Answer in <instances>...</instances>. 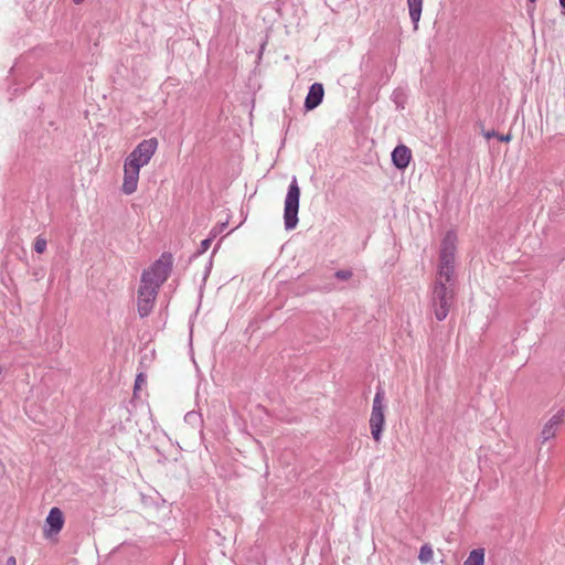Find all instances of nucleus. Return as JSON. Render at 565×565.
<instances>
[{
	"label": "nucleus",
	"instance_id": "obj_1",
	"mask_svg": "<svg viewBox=\"0 0 565 565\" xmlns=\"http://www.w3.org/2000/svg\"><path fill=\"white\" fill-rule=\"evenodd\" d=\"M456 250V235L447 232L439 254V267L431 294V307L438 321H443L455 300L454 262Z\"/></svg>",
	"mask_w": 565,
	"mask_h": 565
},
{
	"label": "nucleus",
	"instance_id": "obj_2",
	"mask_svg": "<svg viewBox=\"0 0 565 565\" xmlns=\"http://www.w3.org/2000/svg\"><path fill=\"white\" fill-rule=\"evenodd\" d=\"M171 255L163 254L150 268L143 270L138 289V313L146 318L152 311L158 291L171 271Z\"/></svg>",
	"mask_w": 565,
	"mask_h": 565
},
{
	"label": "nucleus",
	"instance_id": "obj_3",
	"mask_svg": "<svg viewBox=\"0 0 565 565\" xmlns=\"http://www.w3.org/2000/svg\"><path fill=\"white\" fill-rule=\"evenodd\" d=\"M157 148V138L145 139L126 158L122 182V192L125 194H132L137 190L140 169L150 162Z\"/></svg>",
	"mask_w": 565,
	"mask_h": 565
},
{
	"label": "nucleus",
	"instance_id": "obj_4",
	"mask_svg": "<svg viewBox=\"0 0 565 565\" xmlns=\"http://www.w3.org/2000/svg\"><path fill=\"white\" fill-rule=\"evenodd\" d=\"M299 199L300 188L298 185L297 178L292 177L285 198L284 206V223L287 231L296 228L298 224Z\"/></svg>",
	"mask_w": 565,
	"mask_h": 565
},
{
	"label": "nucleus",
	"instance_id": "obj_5",
	"mask_svg": "<svg viewBox=\"0 0 565 565\" xmlns=\"http://www.w3.org/2000/svg\"><path fill=\"white\" fill-rule=\"evenodd\" d=\"M385 392L382 387H377L370 417V428L373 439L380 443L382 439L383 427L385 424Z\"/></svg>",
	"mask_w": 565,
	"mask_h": 565
},
{
	"label": "nucleus",
	"instance_id": "obj_6",
	"mask_svg": "<svg viewBox=\"0 0 565 565\" xmlns=\"http://www.w3.org/2000/svg\"><path fill=\"white\" fill-rule=\"evenodd\" d=\"M565 411H559L553 415L550 420L544 425L541 431V444L546 443L556 435L558 427L564 420Z\"/></svg>",
	"mask_w": 565,
	"mask_h": 565
},
{
	"label": "nucleus",
	"instance_id": "obj_7",
	"mask_svg": "<svg viewBox=\"0 0 565 565\" xmlns=\"http://www.w3.org/2000/svg\"><path fill=\"white\" fill-rule=\"evenodd\" d=\"M324 89L322 84L315 83L309 87L308 95L305 100V107L307 110L317 108L323 99Z\"/></svg>",
	"mask_w": 565,
	"mask_h": 565
},
{
	"label": "nucleus",
	"instance_id": "obj_8",
	"mask_svg": "<svg viewBox=\"0 0 565 565\" xmlns=\"http://www.w3.org/2000/svg\"><path fill=\"white\" fill-rule=\"evenodd\" d=\"M411 158L412 152L404 145H398L392 152L393 164L399 170L405 169L409 164Z\"/></svg>",
	"mask_w": 565,
	"mask_h": 565
},
{
	"label": "nucleus",
	"instance_id": "obj_9",
	"mask_svg": "<svg viewBox=\"0 0 565 565\" xmlns=\"http://www.w3.org/2000/svg\"><path fill=\"white\" fill-rule=\"evenodd\" d=\"M46 523L50 526L47 535L58 533L64 524L62 511L58 508H52L46 518Z\"/></svg>",
	"mask_w": 565,
	"mask_h": 565
},
{
	"label": "nucleus",
	"instance_id": "obj_10",
	"mask_svg": "<svg viewBox=\"0 0 565 565\" xmlns=\"http://www.w3.org/2000/svg\"><path fill=\"white\" fill-rule=\"evenodd\" d=\"M407 7L414 30H417L423 10V0H407Z\"/></svg>",
	"mask_w": 565,
	"mask_h": 565
},
{
	"label": "nucleus",
	"instance_id": "obj_11",
	"mask_svg": "<svg viewBox=\"0 0 565 565\" xmlns=\"http://www.w3.org/2000/svg\"><path fill=\"white\" fill-rule=\"evenodd\" d=\"M463 565H484V550L483 548H475L472 550L467 559L463 562Z\"/></svg>",
	"mask_w": 565,
	"mask_h": 565
},
{
	"label": "nucleus",
	"instance_id": "obj_12",
	"mask_svg": "<svg viewBox=\"0 0 565 565\" xmlns=\"http://www.w3.org/2000/svg\"><path fill=\"white\" fill-rule=\"evenodd\" d=\"M433 556L434 552L429 545L425 544L420 547L418 558L422 563H428L433 559Z\"/></svg>",
	"mask_w": 565,
	"mask_h": 565
},
{
	"label": "nucleus",
	"instance_id": "obj_13",
	"mask_svg": "<svg viewBox=\"0 0 565 565\" xmlns=\"http://www.w3.org/2000/svg\"><path fill=\"white\" fill-rule=\"evenodd\" d=\"M46 245H47L46 239L41 236H38L34 242V250L39 254H42L45 252Z\"/></svg>",
	"mask_w": 565,
	"mask_h": 565
},
{
	"label": "nucleus",
	"instance_id": "obj_14",
	"mask_svg": "<svg viewBox=\"0 0 565 565\" xmlns=\"http://www.w3.org/2000/svg\"><path fill=\"white\" fill-rule=\"evenodd\" d=\"M353 276V271L350 269H341L334 273V277L339 280H349Z\"/></svg>",
	"mask_w": 565,
	"mask_h": 565
},
{
	"label": "nucleus",
	"instance_id": "obj_15",
	"mask_svg": "<svg viewBox=\"0 0 565 565\" xmlns=\"http://www.w3.org/2000/svg\"><path fill=\"white\" fill-rule=\"evenodd\" d=\"M211 243H212V238L211 237L203 239L201 242V244H200V248H199L196 254L201 255V254L205 253L210 248Z\"/></svg>",
	"mask_w": 565,
	"mask_h": 565
},
{
	"label": "nucleus",
	"instance_id": "obj_16",
	"mask_svg": "<svg viewBox=\"0 0 565 565\" xmlns=\"http://www.w3.org/2000/svg\"><path fill=\"white\" fill-rule=\"evenodd\" d=\"M145 382V375L142 373L138 374L135 381V390H139Z\"/></svg>",
	"mask_w": 565,
	"mask_h": 565
},
{
	"label": "nucleus",
	"instance_id": "obj_17",
	"mask_svg": "<svg viewBox=\"0 0 565 565\" xmlns=\"http://www.w3.org/2000/svg\"><path fill=\"white\" fill-rule=\"evenodd\" d=\"M497 137H498V139H499L500 141H504V142H508V141H510V139H511V136H510V135H498Z\"/></svg>",
	"mask_w": 565,
	"mask_h": 565
},
{
	"label": "nucleus",
	"instance_id": "obj_18",
	"mask_svg": "<svg viewBox=\"0 0 565 565\" xmlns=\"http://www.w3.org/2000/svg\"><path fill=\"white\" fill-rule=\"evenodd\" d=\"M497 136H498V134H495V131H494V130L484 132V137H486V139H488V140H489L490 138H492V137H497Z\"/></svg>",
	"mask_w": 565,
	"mask_h": 565
},
{
	"label": "nucleus",
	"instance_id": "obj_19",
	"mask_svg": "<svg viewBox=\"0 0 565 565\" xmlns=\"http://www.w3.org/2000/svg\"><path fill=\"white\" fill-rule=\"evenodd\" d=\"M6 565H17V559L14 556L8 557Z\"/></svg>",
	"mask_w": 565,
	"mask_h": 565
},
{
	"label": "nucleus",
	"instance_id": "obj_20",
	"mask_svg": "<svg viewBox=\"0 0 565 565\" xmlns=\"http://www.w3.org/2000/svg\"><path fill=\"white\" fill-rule=\"evenodd\" d=\"M559 3L565 9V0H559Z\"/></svg>",
	"mask_w": 565,
	"mask_h": 565
},
{
	"label": "nucleus",
	"instance_id": "obj_21",
	"mask_svg": "<svg viewBox=\"0 0 565 565\" xmlns=\"http://www.w3.org/2000/svg\"><path fill=\"white\" fill-rule=\"evenodd\" d=\"M76 4L82 3L84 0H73Z\"/></svg>",
	"mask_w": 565,
	"mask_h": 565
},
{
	"label": "nucleus",
	"instance_id": "obj_22",
	"mask_svg": "<svg viewBox=\"0 0 565 565\" xmlns=\"http://www.w3.org/2000/svg\"><path fill=\"white\" fill-rule=\"evenodd\" d=\"M529 1H530V2H532V3H534V2H535V0H529Z\"/></svg>",
	"mask_w": 565,
	"mask_h": 565
}]
</instances>
